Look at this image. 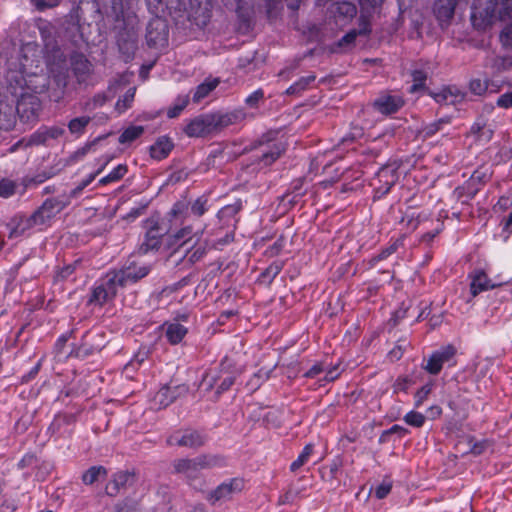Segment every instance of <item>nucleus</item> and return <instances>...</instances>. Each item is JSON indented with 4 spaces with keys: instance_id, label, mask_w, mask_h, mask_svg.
Listing matches in <instances>:
<instances>
[{
    "instance_id": "f257e3e1",
    "label": "nucleus",
    "mask_w": 512,
    "mask_h": 512,
    "mask_svg": "<svg viewBox=\"0 0 512 512\" xmlns=\"http://www.w3.org/2000/svg\"><path fill=\"white\" fill-rule=\"evenodd\" d=\"M245 118L241 110L232 112H216L199 115L189 121L184 132L189 137H206L217 134L230 125Z\"/></svg>"
},
{
    "instance_id": "f03ea898",
    "label": "nucleus",
    "mask_w": 512,
    "mask_h": 512,
    "mask_svg": "<svg viewBox=\"0 0 512 512\" xmlns=\"http://www.w3.org/2000/svg\"><path fill=\"white\" fill-rule=\"evenodd\" d=\"M67 205H69V199L61 200L59 197L46 200L30 217L21 219L17 223L10 231V237H18L33 228L42 229L49 225L51 220Z\"/></svg>"
},
{
    "instance_id": "7ed1b4c3",
    "label": "nucleus",
    "mask_w": 512,
    "mask_h": 512,
    "mask_svg": "<svg viewBox=\"0 0 512 512\" xmlns=\"http://www.w3.org/2000/svg\"><path fill=\"white\" fill-rule=\"evenodd\" d=\"M503 11L497 12L496 0H477L471 14V20L477 29H486L498 19L512 18V0H506Z\"/></svg>"
},
{
    "instance_id": "20e7f679",
    "label": "nucleus",
    "mask_w": 512,
    "mask_h": 512,
    "mask_svg": "<svg viewBox=\"0 0 512 512\" xmlns=\"http://www.w3.org/2000/svg\"><path fill=\"white\" fill-rule=\"evenodd\" d=\"M223 459L217 455H199L195 458L175 459L172 464V473L183 475L190 485L196 480L198 473L203 469H210L223 465Z\"/></svg>"
},
{
    "instance_id": "39448f33",
    "label": "nucleus",
    "mask_w": 512,
    "mask_h": 512,
    "mask_svg": "<svg viewBox=\"0 0 512 512\" xmlns=\"http://www.w3.org/2000/svg\"><path fill=\"white\" fill-rule=\"evenodd\" d=\"M397 180L398 173L395 165H386L380 168L372 182L376 197L387 194Z\"/></svg>"
},
{
    "instance_id": "423d86ee",
    "label": "nucleus",
    "mask_w": 512,
    "mask_h": 512,
    "mask_svg": "<svg viewBox=\"0 0 512 512\" xmlns=\"http://www.w3.org/2000/svg\"><path fill=\"white\" fill-rule=\"evenodd\" d=\"M245 483L242 478H232L220 484L209 496V501L215 504L231 500L235 495L241 493Z\"/></svg>"
},
{
    "instance_id": "0eeeda50",
    "label": "nucleus",
    "mask_w": 512,
    "mask_h": 512,
    "mask_svg": "<svg viewBox=\"0 0 512 512\" xmlns=\"http://www.w3.org/2000/svg\"><path fill=\"white\" fill-rule=\"evenodd\" d=\"M169 446H179L186 448H198L205 442L204 437L194 430H179L173 432L166 440Z\"/></svg>"
},
{
    "instance_id": "6e6552de",
    "label": "nucleus",
    "mask_w": 512,
    "mask_h": 512,
    "mask_svg": "<svg viewBox=\"0 0 512 512\" xmlns=\"http://www.w3.org/2000/svg\"><path fill=\"white\" fill-rule=\"evenodd\" d=\"M455 352V348L451 345L440 348L430 355L424 369L430 374H438L443 365L453 359Z\"/></svg>"
},
{
    "instance_id": "1a4fd4ad",
    "label": "nucleus",
    "mask_w": 512,
    "mask_h": 512,
    "mask_svg": "<svg viewBox=\"0 0 512 512\" xmlns=\"http://www.w3.org/2000/svg\"><path fill=\"white\" fill-rule=\"evenodd\" d=\"M149 273V267L145 265H134L117 272H111L112 281L117 282L120 287L134 283Z\"/></svg>"
},
{
    "instance_id": "9d476101",
    "label": "nucleus",
    "mask_w": 512,
    "mask_h": 512,
    "mask_svg": "<svg viewBox=\"0 0 512 512\" xmlns=\"http://www.w3.org/2000/svg\"><path fill=\"white\" fill-rule=\"evenodd\" d=\"M118 287H120L118 283L112 281V274L108 273L104 280V283L97 286L93 290L91 302L103 304L104 302L108 301L109 299L113 298L116 295Z\"/></svg>"
},
{
    "instance_id": "9b49d317",
    "label": "nucleus",
    "mask_w": 512,
    "mask_h": 512,
    "mask_svg": "<svg viewBox=\"0 0 512 512\" xmlns=\"http://www.w3.org/2000/svg\"><path fill=\"white\" fill-rule=\"evenodd\" d=\"M403 105V100L397 95H381L373 103V107L381 114L389 115L397 112Z\"/></svg>"
},
{
    "instance_id": "f8f14e48",
    "label": "nucleus",
    "mask_w": 512,
    "mask_h": 512,
    "mask_svg": "<svg viewBox=\"0 0 512 512\" xmlns=\"http://www.w3.org/2000/svg\"><path fill=\"white\" fill-rule=\"evenodd\" d=\"M494 132V126L484 116H479L470 129V135L481 143H487L491 140Z\"/></svg>"
},
{
    "instance_id": "ddd939ff",
    "label": "nucleus",
    "mask_w": 512,
    "mask_h": 512,
    "mask_svg": "<svg viewBox=\"0 0 512 512\" xmlns=\"http://www.w3.org/2000/svg\"><path fill=\"white\" fill-rule=\"evenodd\" d=\"M469 277L471 279L470 292L473 297L498 286V284L493 283L492 280L488 278L483 270H475Z\"/></svg>"
},
{
    "instance_id": "4468645a",
    "label": "nucleus",
    "mask_w": 512,
    "mask_h": 512,
    "mask_svg": "<svg viewBox=\"0 0 512 512\" xmlns=\"http://www.w3.org/2000/svg\"><path fill=\"white\" fill-rule=\"evenodd\" d=\"M436 102L454 105L464 98L463 93L456 87H445L432 95Z\"/></svg>"
},
{
    "instance_id": "2eb2a0df",
    "label": "nucleus",
    "mask_w": 512,
    "mask_h": 512,
    "mask_svg": "<svg viewBox=\"0 0 512 512\" xmlns=\"http://www.w3.org/2000/svg\"><path fill=\"white\" fill-rule=\"evenodd\" d=\"M133 480V475L128 471H120L113 475V478L106 486V491L109 495H115L121 488L130 484Z\"/></svg>"
},
{
    "instance_id": "dca6fc26",
    "label": "nucleus",
    "mask_w": 512,
    "mask_h": 512,
    "mask_svg": "<svg viewBox=\"0 0 512 512\" xmlns=\"http://www.w3.org/2000/svg\"><path fill=\"white\" fill-rule=\"evenodd\" d=\"M164 327L167 340L172 345L180 343L188 332L185 326L177 322H167Z\"/></svg>"
},
{
    "instance_id": "f3484780",
    "label": "nucleus",
    "mask_w": 512,
    "mask_h": 512,
    "mask_svg": "<svg viewBox=\"0 0 512 512\" xmlns=\"http://www.w3.org/2000/svg\"><path fill=\"white\" fill-rule=\"evenodd\" d=\"M201 234H202V232L200 234H198V233L192 234V228L190 226H186V227L180 229L179 231H177L172 236L173 244L183 247V246H186V245L190 244L191 242H193L191 247L194 248V246L197 243V241L199 240Z\"/></svg>"
},
{
    "instance_id": "a211bd4d",
    "label": "nucleus",
    "mask_w": 512,
    "mask_h": 512,
    "mask_svg": "<svg viewBox=\"0 0 512 512\" xmlns=\"http://www.w3.org/2000/svg\"><path fill=\"white\" fill-rule=\"evenodd\" d=\"M220 83L219 78H207L203 83L197 86L194 94L193 101L199 103L206 98Z\"/></svg>"
},
{
    "instance_id": "6ab92c4d",
    "label": "nucleus",
    "mask_w": 512,
    "mask_h": 512,
    "mask_svg": "<svg viewBox=\"0 0 512 512\" xmlns=\"http://www.w3.org/2000/svg\"><path fill=\"white\" fill-rule=\"evenodd\" d=\"M456 0H436L434 11L440 20H448L454 14Z\"/></svg>"
},
{
    "instance_id": "aec40b11",
    "label": "nucleus",
    "mask_w": 512,
    "mask_h": 512,
    "mask_svg": "<svg viewBox=\"0 0 512 512\" xmlns=\"http://www.w3.org/2000/svg\"><path fill=\"white\" fill-rule=\"evenodd\" d=\"M175 398V391L171 387L164 386L155 394L153 402L158 408H165L170 405Z\"/></svg>"
},
{
    "instance_id": "412c9836",
    "label": "nucleus",
    "mask_w": 512,
    "mask_h": 512,
    "mask_svg": "<svg viewBox=\"0 0 512 512\" xmlns=\"http://www.w3.org/2000/svg\"><path fill=\"white\" fill-rule=\"evenodd\" d=\"M172 147H173V145L168 139L161 138L153 146H151V148H150L151 157L154 159H157V160H161V159L167 157V155L172 150Z\"/></svg>"
},
{
    "instance_id": "4be33fe9",
    "label": "nucleus",
    "mask_w": 512,
    "mask_h": 512,
    "mask_svg": "<svg viewBox=\"0 0 512 512\" xmlns=\"http://www.w3.org/2000/svg\"><path fill=\"white\" fill-rule=\"evenodd\" d=\"M166 33L164 24L156 20L151 22L147 33L148 42L156 44L157 42L165 41Z\"/></svg>"
},
{
    "instance_id": "5701e85b",
    "label": "nucleus",
    "mask_w": 512,
    "mask_h": 512,
    "mask_svg": "<svg viewBox=\"0 0 512 512\" xmlns=\"http://www.w3.org/2000/svg\"><path fill=\"white\" fill-rule=\"evenodd\" d=\"M284 150L285 147L282 143H273L271 146L268 147L267 150L263 151L261 162H263L265 165H270L280 157Z\"/></svg>"
},
{
    "instance_id": "b1692460",
    "label": "nucleus",
    "mask_w": 512,
    "mask_h": 512,
    "mask_svg": "<svg viewBox=\"0 0 512 512\" xmlns=\"http://www.w3.org/2000/svg\"><path fill=\"white\" fill-rule=\"evenodd\" d=\"M106 475L107 471L103 466H93L82 475V481L86 485H92L96 481L105 478Z\"/></svg>"
},
{
    "instance_id": "393cba45",
    "label": "nucleus",
    "mask_w": 512,
    "mask_h": 512,
    "mask_svg": "<svg viewBox=\"0 0 512 512\" xmlns=\"http://www.w3.org/2000/svg\"><path fill=\"white\" fill-rule=\"evenodd\" d=\"M315 75H308L300 78L297 82L292 84L287 90V95H298L302 91L306 90L308 86L315 81Z\"/></svg>"
},
{
    "instance_id": "a878e982",
    "label": "nucleus",
    "mask_w": 512,
    "mask_h": 512,
    "mask_svg": "<svg viewBox=\"0 0 512 512\" xmlns=\"http://www.w3.org/2000/svg\"><path fill=\"white\" fill-rule=\"evenodd\" d=\"M313 452V445L307 444L302 452L299 454L296 460H294L290 465V470L292 472H297L301 467L306 465L309 461L310 456Z\"/></svg>"
},
{
    "instance_id": "bb28decb",
    "label": "nucleus",
    "mask_w": 512,
    "mask_h": 512,
    "mask_svg": "<svg viewBox=\"0 0 512 512\" xmlns=\"http://www.w3.org/2000/svg\"><path fill=\"white\" fill-rule=\"evenodd\" d=\"M73 70L79 78L84 79L91 71V64L83 56H78L73 61Z\"/></svg>"
},
{
    "instance_id": "cd10ccee",
    "label": "nucleus",
    "mask_w": 512,
    "mask_h": 512,
    "mask_svg": "<svg viewBox=\"0 0 512 512\" xmlns=\"http://www.w3.org/2000/svg\"><path fill=\"white\" fill-rule=\"evenodd\" d=\"M272 369H260L254 376L247 382V387L251 391L257 390L260 385L270 377Z\"/></svg>"
},
{
    "instance_id": "c85d7f7f",
    "label": "nucleus",
    "mask_w": 512,
    "mask_h": 512,
    "mask_svg": "<svg viewBox=\"0 0 512 512\" xmlns=\"http://www.w3.org/2000/svg\"><path fill=\"white\" fill-rule=\"evenodd\" d=\"M144 129L142 126H130L123 131L119 137V142L122 144L131 143L143 133Z\"/></svg>"
},
{
    "instance_id": "c756f323",
    "label": "nucleus",
    "mask_w": 512,
    "mask_h": 512,
    "mask_svg": "<svg viewBox=\"0 0 512 512\" xmlns=\"http://www.w3.org/2000/svg\"><path fill=\"white\" fill-rule=\"evenodd\" d=\"M127 173V167L125 165H118L108 175L99 180L100 185H106L108 183L116 182L120 180Z\"/></svg>"
},
{
    "instance_id": "7c9ffc66",
    "label": "nucleus",
    "mask_w": 512,
    "mask_h": 512,
    "mask_svg": "<svg viewBox=\"0 0 512 512\" xmlns=\"http://www.w3.org/2000/svg\"><path fill=\"white\" fill-rule=\"evenodd\" d=\"M188 102V95L178 96L174 104L167 110V116L169 118L177 117L187 106Z\"/></svg>"
},
{
    "instance_id": "2f4dec72",
    "label": "nucleus",
    "mask_w": 512,
    "mask_h": 512,
    "mask_svg": "<svg viewBox=\"0 0 512 512\" xmlns=\"http://www.w3.org/2000/svg\"><path fill=\"white\" fill-rule=\"evenodd\" d=\"M450 123V118H441L433 123L426 125L422 129V134L424 137H431L436 134L438 131L443 130V127Z\"/></svg>"
},
{
    "instance_id": "473e14b6",
    "label": "nucleus",
    "mask_w": 512,
    "mask_h": 512,
    "mask_svg": "<svg viewBox=\"0 0 512 512\" xmlns=\"http://www.w3.org/2000/svg\"><path fill=\"white\" fill-rule=\"evenodd\" d=\"M89 122H90V117H87V116L74 118L68 124L69 131L72 134H78V135L82 134L84 132L86 126L89 124Z\"/></svg>"
},
{
    "instance_id": "72a5a7b5",
    "label": "nucleus",
    "mask_w": 512,
    "mask_h": 512,
    "mask_svg": "<svg viewBox=\"0 0 512 512\" xmlns=\"http://www.w3.org/2000/svg\"><path fill=\"white\" fill-rule=\"evenodd\" d=\"M135 91H136L135 88H130L124 94V96L117 101V103L115 105V109L117 110L118 113H123L131 106V104L134 100Z\"/></svg>"
},
{
    "instance_id": "f704fd0d",
    "label": "nucleus",
    "mask_w": 512,
    "mask_h": 512,
    "mask_svg": "<svg viewBox=\"0 0 512 512\" xmlns=\"http://www.w3.org/2000/svg\"><path fill=\"white\" fill-rule=\"evenodd\" d=\"M357 13V8L350 2L338 3L336 7V14L344 18H353Z\"/></svg>"
},
{
    "instance_id": "c9c22d12",
    "label": "nucleus",
    "mask_w": 512,
    "mask_h": 512,
    "mask_svg": "<svg viewBox=\"0 0 512 512\" xmlns=\"http://www.w3.org/2000/svg\"><path fill=\"white\" fill-rule=\"evenodd\" d=\"M404 421L406 424L413 427H422L425 423V416L416 411H410L404 417Z\"/></svg>"
},
{
    "instance_id": "e433bc0d",
    "label": "nucleus",
    "mask_w": 512,
    "mask_h": 512,
    "mask_svg": "<svg viewBox=\"0 0 512 512\" xmlns=\"http://www.w3.org/2000/svg\"><path fill=\"white\" fill-rule=\"evenodd\" d=\"M365 33H367L366 28H364L360 31L352 30L339 40L338 46L341 48L350 47L354 43L358 34H365Z\"/></svg>"
},
{
    "instance_id": "4c0bfd02",
    "label": "nucleus",
    "mask_w": 512,
    "mask_h": 512,
    "mask_svg": "<svg viewBox=\"0 0 512 512\" xmlns=\"http://www.w3.org/2000/svg\"><path fill=\"white\" fill-rule=\"evenodd\" d=\"M207 199L200 197L190 206L191 213L196 217H201L207 211Z\"/></svg>"
},
{
    "instance_id": "58836bf2",
    "label": "nucleus",
    "mask_w": 512,
    "mask_h": 512,
    "mask_svg": "<svg viewBox=\"0 0 512 512\" xmlns=\"http://www.w3.org/2000/svg\"><path fill=\"white\" fill-rule=\"evenodd\" d=\"M413 85L410 87V92H416L424 87L426 81V74L423 71L415 70L412 73Z\"/></svg>"
},
{
    "instance_id": "ea45409f",
    "label": "nucleus",
    "mask_w": 512,
    "mask_h": 512,
    "mask_svg": "<svg viewBox=\"0 0 512 512\" xmlns=\"http://www.w3.org/2000/svg\"><path fill=\"white\" fill-rule=\"evenodd\" d=\"M28 104H31L33 106H36V107H33L32 108V116L34 117L36 115V111H37V107H38V104L36 102V98L35 97H22V99L18 102L17 104V111L19 114H21V116H23V114L25 113L26 111V106Z\"/></svg>"
},
{
    "instance_id": "a19ab883",
    "label": "nucleus",
    "mask_w": 512,
    "mask_h": 512,
    "mask_svg": "<svg viewBox=\"0 0 512 512\" xmlns=\"http://www.w3.org/2000/svg\"><path fill=\"white\" fill-rule=\"evenodd\" d=\"M488 89V81L486 79H473L470 82V90L475 95H483Z\"/></svg>"
},
{
    "instance_id": "79ce46f5",
    "label": "nucleus",
    "mask_w": 512,
    "mask_h": 512,
    "mask_svg": "<svg viewBox=\"0 0 512 512\" xmlns=\"http://www.w3.org/2000/svg\"><path fill=\"white\" fill-rule=\"evenodd\" d=\"M432 391V385L426 384L422 386L415 394V406L420 407L423 405L425 400L428 398L429 394Z\"/></svg>"
},
{
    "instance_id": "37998d69",
    "label": "nucleus",
    "mask_w": 512,
    "mask_h": 512,
    "mask_svg": "<svg viewBox=\"0 0 512 512\" xmlns=\"http://www.w3.org/2000/svg\"><path fill=\"white\" fill-rule=\"evenodd\" d=\"M500 42L506 48H512V22L507 24L500 33Z\"/></svg>"
},
{
    "instance_id": "c03bdc74",
    "label": "nucleus",
    "mask_w": 512,
    "mask_h": 512,
    "mask_svg": "<svg viewBox=\"0 0 512 512\" xmlns=\"http://www.w3.org/2000/svg\"><path fill=\"white\" fill-rule=\"evenodd\" d=\"M149 9L154 14H159L160 12H164L165 8L169 6V0H146Z\"/></svg>"
},
{
    "instance_id": "a18cd8bd",
    "label": "nucleus",
    "mask_w": 512,
    "mask_h": 512,
    "mask_svg": "<svg viewBox=\"0 0 512 512\" xmlns=\"http://www.w3.org/2000/svg\"><path fill=\"white\" fill-rule=\"evenodd\" d=\"M189 210V204L185 201H180L174 204L171 214L174 217L185 218Z\"/></svg>"
},
{
    "instance_id": "49530a36",
    "label": "nucleus",
    "mask_w": 512,
    "mask_h": 512,
    "mask_svg": "<svg viewBox=\"0 0 512 512\" xmlns=\"http://www.w3.org/2000/svg\"><path fill=\"white\" fill-rule=\"evenodd\" d=\"M15 192V184L10 180H2L0 181V196L1 197H9L13 195Z\"/></svg>"
},
{
    "instance_id": "de8ad7c7",
    "label": "nucleus",
    "mask_w": 512,
    "mask_h": 512,
    "mask_svg": "<svg viewBox=\"0 0 512 512\" xmlns=\"http://www.w3.org/2000/svg\"><path fill=\"white\" fill-rule=\"evenodd\" d=\"M392 484L389 481L384 480L375 488V496L378 499L385 498L391 491Z\"/></svg>"
},
{
    "instance_id": "09e8293b",
    "label": "nucleus",
    "mask_w": 512,
    "mask_h": 512,
    "mask_svg": "<svg viewBox=\"0 0 512 512\" xmlns=\"http://www.w3.org/2000/svg\"><path fill=\"white\" fill-rule=\"evenodd\" d=\"M264 92L262 89H258L251 93L246 99L245 103L250 107H256L258 103L263 99Z\"/></svg>"
},
{
    "instance_id": "8fccbe9b",
    "label": "nucleus",
    "mask_w": 512,
    "mask_h": 512,
    "mask_svg": "<svg viewBox=\"0 0 512 512\" xmlns=\"http://www.w3.org/2000/svg\"><path fill=\"white\" fill-rule=\"evenodd\" d=\"M148 354L149 351L147 349L140 350L126 366V369H128L129 367L135 368L139 366L142 362H144L147 359Z\"/></svg>"
},
{
    "instance_id": "3c124183",
    "label": "nucleus",
    "mask_w": 512,
    "mask_h": 512,
    "mask_svg": "<svg viewBox=\"0 0 512 512\" xmlns=\"http://www.w3.org/2000/svg\"><path fill=\"white\" fill-rule=\"evenodd\" d=\"M282 269V264L280 262H275L273 264H271L263 273H262V277L263 278H269V279H273L275 278L279 272L281 271Z\"/></svg>"
},
{
    "instance_id": "603ef678",
    "label": "nucleus",
    "mask_w": 512,
    "mask_h": 512,
    "mask_svg": "<svg viewBox=\"0 0 512 512\" xmlns=\"http://www.w3.org/2000/svg\"><path fill=\"white\" fill-rule=\"evenodd\" d=\"M110 160L111 158L108 156L103 158V163L100 166V168L95 173L90 174L86 179L81 181L80 184L82 185V187L86 188L96 178V176L105 168V166L110 162Z\"/></svg>"
},
{
    "instance_id": "864d4df0",
    "label": "nucleus",
    "mask_w": 512,
    "mask_h": 512,
    "mask_svg": "<svg viewBox=\"0 0 512 512\" xmlns=\"http://www.w3.org/2000/svg\"><path fill=\"white\" fill-rule=\"evenodd\" d=\"M110 160L111 158L108 156L103 158V163L100 166V168L95 173L90 174L86 179L81 181L80 184L82 185V187L86 188L96 178V176L105 168V166L110 162Z\"/></svg>"
},
{
    "instance_id": "5fc2aeb1",
    "label": "nucleus",
    "mask_w": 512,
    "mask_h": 512,
    "mask_svg": "<svg viewBox=\"0 0 512 512\" xmlns=\"http://www.w3.org/2000/svg\"><path fill=\"white\" fill-rule=\"evenodd\" d=\"M32 3L38 8V9H45V8H52L59 4L61 0H31Z\"/></svg>"
},
{
    "instance_id": "6e6d98bb",
    "label": "nucleus",
    "mask_w": 512,
    "mask_h": 512,
    "mask_svg": "<svg viewBox=\"0 0 512 512\" xmlns=\"http://www.w3.org/2000/svg\"><path fill=\"white\" fill-rule=\"evenodd\" d=\"M410 385V380L406 377H400L398 378L394 385V392L397 393L399 391H406Z\"/></svg>"
},
{
    "instance_id": "4d7b16f0",
    "label": "nucleus",
    "mask_w": 512,
    "mask_h": 512,
    "mask_svg": "<svg viewBox=\"0 0 512 512\" xmlns=\"http://www.w3.org/2000/svg\"><path fill=\"white\" fill-rule=\"evenodd\" d=\"M325 377L324 379L327 380V381H334L335 379H337L340 375V369L337 365L333 366V367H330V368H327L325 367Z\"/></svg>"
},
{
    "instance_id": "13d9d810",
    "label": "nucleus",
    "mask_w": 512,
    "mask_h": 512,
    "mask_svg": "<svg viewBox=\"0 0 512 512\" xmlns=\"http://www.w3.org/2000/svg\"><path fill=\"white\" fill-rule=\"evenodd\" d=\"M205 254V247L200 245L188 254V260L190 262H196L203 257Z\"/></svg>"
},
{
    "instance_id": "bf43d9fd",
    "label": "nucleus",
    "mask_w": 512,
    "mask_h": 512,
    "mask_svg": "<svg viewBox=\"0 0 512 512\" xmlns=\"http://www.w3.org/2000/svg\"><path fill=\"white\" fill-rule=\"evenodd\" d=\"M107 100L108 97L105 93H99L93 97L92 101L89 103V106H91L92 109H95L102 106Z\"/></svg>"
},
{
    "instance_id": "052dcab7",
    "label": "nucleus",
    "mask_w": 512,
    "mask_h": 512,
    "mask_svg": "<svg viewBox=\"0 0 512 512\" xmlns=\"http://www.w3.org/2000/svg\"><path fill=\"white\" fill-rule=\"evenodd\" d=\"M497 105L503 108L512 107V92L501 95L497 100Z\"/></svg>"
},
{
    "instance_id": "680f3d73",
    "label": "nucleus",
    "mask_w": 512,
    "mask_h": 512,
    "mask_svg": "<svg viewBox=\"0 0 512 512\" xmlns=\"http://www.w3.org/2000/svg\"><path fill=\"white\" fill-rule=\"evenodd\" d=\"M324 370L325 367L322 363H316L304 374V376L313 378L319 375L320 373L324 372Z\"/></svg>"
},
{
    "instance_id": "e2e57ef3",
    "label": "nucleus",
    "mask_w": 512,
    "mask_h": 512,
    "mask_svg": "<svg viewBox=\"0 0 512 512\" xmlns=\"http://www.w3.org/2000/svg\"><path fill=\"white\" fill-rule=\"evenodd\" d=\"M76 264L77 263L75 262L74 264H70V265H67L66 267L62 268L60 271H58L56 277L58 279L68 278L74 272Z\"/></svg>"
},
{
    "instance_id": "0e129e2a",
    "label": "nucleus",
    "mask_w": 512,
    "mask_h": 512,
    "mask_svg": "<svg viewBox=\"0 0 512 512\" xmlns=\"http://www.w3.org/2000/svg\"><path fill=\"white\" fill-rule=\"evenodd\" d=\"M495 65L498 69H509L512 67V59L511 58H497L495 60Z\"/></svg>"
},
{
    "instance_id": "69168bd1",
    "label": "nucleus",
    "mask_w": 512,
    "mask_h": 512,
    "mask_svg": "<svg viewBox=\"0 0 512 512\" xmlns=\"http://www.w3.org/2000/svg\"><path fill=\"white\" fill-rule=\"evenodd\" d=\"M84 190V187H82L81 184H79L77 187H75L73 190L70 191L68 195H63L60 197L61 200L69 199V202L72 198L78 197L82 191Z\"/></svg>"
},
{
    "instance_id": "338daca9",
    "label": "nucleus",
    "mask_w": 512,
    "mask_h": 512,
    "mask_svg": "<svg viewBox=\"0 0 512 512\" xmlns=\"http://www.w3.org/2000/svg\"><path fill=\"white\" fill-rule=\"evenodd\" d=\"M283 248V239H278L267 251L270 256L277 255Z\"/></svg>"
},
{
    "instance_id": "774afa93",
    "label": "nucleus",
    "mask_w": 512,
    "mask_h": 512,
    "mask_svg": "<svg viewBox=\"0 0 512 512\" xmlns=\"http://www.w3.org/2000/svg\"><path fill=\"white\" fill-rule=\"evenodd\" d=\"M113 512H135V509L133 508V506L124 503V504L117 505L114 508Z\"/></svg>"
}]
</instances>
